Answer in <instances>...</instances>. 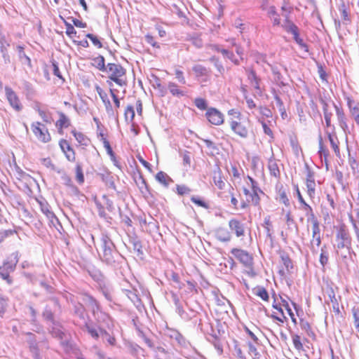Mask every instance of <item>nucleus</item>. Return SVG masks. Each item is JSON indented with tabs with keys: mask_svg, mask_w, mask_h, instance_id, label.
<instances>
[{
	"mask_svg": "<svg viewBox=\"0 0 359 359\" xmlns=\"http://www.w3.org/2000/svg\"><path fill=\"white\" fill-rule=\"evenodd\" d=\"M124 116L127 122L128 121H130V122L133 121L135 117V110L134 107L132 105L127 106L124 111Z\"/></svg>",
	"mask_w": 359,
	"mask_h": 359,
	"instance_id": "42",
	"label": "nucleus"
},
{
	"mask_svg": "<svg viewBox=\"0 0 359 359\" xmlns=\"http://www.w3.org/2000/svg\"><path fill=\"white\" fill-rule=\"evenodd\" d=\"M76 180L80 184L84 182V175L83 173L82 166L80 163H77L76 165Z\"/></svg>",
	"mask_w": 359,
	"mask_h": 359,
	"instance_id": "47",
	"label": "nucleus"
},
{
	"mask_svg": "<svg viewBox=\"0 0 359 359\" xmlns=\"http://www.w3.org/2000/svg\"><path fill=\"white\" fill-rule=\"evenodd\" d=\"M168 88L170 93L173 96H177V97H182V96L185 95V93L184 91L180 90L178 88V86L175 83L169 82L168 84Z\"/></svg>",
	"mask_w": 359,
	"mask_h": 359,
	"instance_id": "32",
	"label": "nucleus"
},
{
	"mask_svg": "<svg viewBox=\"0 0 359 359\" xmlns=\"http://www.w3.org/2000/svg\"><path fill=\"white\" fill-rule=\"evenodd\" d=\"M176 189H177V193L180 196L188 194L191 191V190L188 187H187L186 185H184V184H182V185L177 184L176 187Z\"/></svg>",
	"mask_w": 359,
	"mask_h": 359,
	"instance_id": "59",
	"label": "nucleus"
},
{
	"mask_svg": "<svg viewBox=\"0 0 359 359\" xmlns=\"http://www.w3.org/2000/svg\"><path fill=\"white\" fill-rule=\"evenodd\" d=\"M280 299H281L282 306L287 311L288 315L290 316V318L292 319V321L294 323H297V320H296V318L294 317V313L292 312L291 308L290 307V305H289L287 301L285 300V299H283L282 297H280Z\"/></svg>",
	"mask_w": 359,
	"mask_h": 359,
	"instance_id": "48",
	"label": "nucleus"
},
{
	"mask_svg": "<svg viewBox=\"0 0 359 359\" xmlns=\"http://www.w3.org/2000/svg\"><path fill=\"white\" fill-rule=\"evenodd\" d=\"M10 273L11 271H9L5 266H0V276L2 279L6 280L8 284L12 283V280L10 278Z\"/></svg>",
	"mask_w": 359,
	"mask_h": 359,
	"instance_id": "50",
	"label": "nucleus"
},
{
	"mask_svg": "<svg viewBox=\"0 0 359 359\" xmlns=\"http://www.w3.org/2000/svg\"><path fill=\"white\" fill-rule=\"evenodd\" d=\"M104 72L108 74V78L117 85L120 86L127 85L126 80L123 79L126 70L120 64L108 63Z\"/></svg>",
	"mask_w": 359,
	"mask_h": 359,
	"instance_id": "3",
	"label": "nucleus"
},
{
	"mask_svg": "<svg viewBox=\"0 0 359 359\" xmlns=\"http://www.w3.org/2000/svg\"><path fill=\"white\" fill-rule=\"evenodd\" d=\"M103 342H107L108 344L111 346H114L116 344V340L114 335L110 334L108 332L104 330L102 337H100Z\"/></svg>",
	"mask_w": 359,
	"mask_h": 359,
	"instance_id": "40",
	"label": "nucleus"
},
{
	"mask_svg": "<svg viewBox=\"0 0 359 359\" xmlns=\"http://www.w3.org/2000/svg\"><path fill=\"white\" fill-rule=\"evenodd\" d=\"M307 194L311 199L314 198L316 195L315 180L306 182Z\"/></svg>",
	"mask_w": 359,
	"mask_h": 359,
	"instance_id": "41",
	"label": "nucleus"
},
{
	"mask_svg": "<svg viewBox=\"0 0 359 359\" xmlns=\"http://www.w3.org/2000/svg\"><path fill=\"white\" fill-rule=\"evenodd\" d=\"M268 15L269 17H273V25H279L280 24V19L279 18V15L277 13L276 7L274 6H271L269 8Z\"/></svg>",
	"mask_w": 359,
	"mask_h": 359,
	"instance_id": "39",
	"label": "nucleus"
},
{
	"mask_svg": "<svg viewBox=\"0 0 359 359\" xmlns=\"http://www.w3.org/2000/svg\"><path fill=\"white\" fill-rule=\"evenodd\" d=\"M25 334L27 337L26 341L28 344L29 350L32 354L34 359H43L40 354L36 337L32 332H26Z\"/></svg>",
	"mask_w": 359,
	"mask_h": 359,
	"instance_id": "7",
	"label": "nucleus"
},
{
	"mask_svg": "<svg viewBox=\"0 0 359 359\" xmlns=\"http://www.w3.org/2000/svg\"><path fill=\"white\" fill-rule=\"evenodd\" d=\"M338 250L351 249V237L345 226H341L336 235Z\"/></svg>",
	"mask_w": 359,
	"mask_h": 359,
	"instance_id": "4",
	"label": "nucleus"
},
{
	"mask_svg": "<svg viewBox=\"0 0 359 359\" xmlns=\"http://www.w3.org/2000/svg\"><path fill=\"white\" fill-rule=\"evenodd\" d=\"M42 316L46 320L50 321L54 324V315L48 306H46L42 313Z\"/></svg>",
	"mask_w": 359,
	"mask_h": 359,
	"instance_id": "51",
	"label": "nucleus"
},
{
	"mask_svg": "<svg viewBox=\"0 0 359 359\" xmlns=\"http://www.w3.org/2000/svg\"><path fill=\"white\" fill-rule=\"evenodd\" d=\"M307 222L312 224V241L311 243H315L317 247L321 244L320 223L316 217L312 218H307Z\"/></svg>",
	"mask_w": 359,
	"mask_h": 359,
	"instance_id": "8",
	"label": "nucleus"
},
{
	"mask_svg": "<svg viewBox=\"0 0 359 359\" xmlns=\"http://www.w3.org/2000/svg\"><path fill=\"white\" fill-rule=\"evenodd\" d=\"M318 144H319L318 154H320V156H322L323 155L325 158L326 159V158L329 155V151L327 149H325V147H324L323 137L320 133L318 135Z\"/></svg>",
	"mask_w": 359,
	"mask_h": 359,
	"instance_id": "46",
	"label": "nucleus"
},
{
	"mask_svg": "<svg viewBox=\"0 0 359 359\" xmlns=\"http://www.w3.org/2000/svg\"><path fill=\"white\" fill-rule=\"evenodd\" d=\"M97 250L102 262L114 269L121 268L125 262V258L118 252L112 239L106 232H102Z\"/></svg>",
	"mask_w": 359,
	"mask_h": 359,
	"instance_id": "1",
	"label": "nucleus"
},
{
	"mask_svg": "<svg viewBox=\"0 0 359 359\" xmlns=\"http://www.w3.org/2000/svg\"><path fill=\"white\" fill-rule=\"evenodd\" d=\"M6 98L10 105L17 111H21L22 106L16 93L8 86L5 87Z\"/></svg>",
	"mask_w": 359,
	"mask_h": 359,
	"instance_id": "10",
	"label": "nucleus"
},
{
	"mask_svg": "<svg viewBox=\"0 0 359 359\" xmlns=\"http://www.w3.org/2000/svg\"><path fill=\"white\" fill-rule=\"evenodd\" d=\"M329 259V254L326 250V246L324 245L321 248V253L320 255V263L323 266H325L327 262Z\"/></svg>",
	"mask_w": 359,
	"mask_h": 359,
	"instance_id": "43",
	"label": "nucleus"
},
{
	"mask_svg": "<svg viewBox=\"0 0 359 359\" xmlns=\"http://www.w3.org/2000/svg\"><path fill=\"white\" fill-rule=\"evenodd\" d=\"M92 65L100 71L104 72L106 70L105 60L102 55H98L92 59Z\"/></svg>",
	"mask_w": 359,
	"mask_h": 359,
	"instance_id": "26",
	"label": "nucleus"
},
{
	"mask_svg": "<svg viewBox=\"0 0 359 359\" xmlns=\"http://www.w3.org/2000/svg\"><path fill=\"white\" fill-rule=\"evenodd\" d=\"M334 107L336 109V114L340 124V126L343 128V130H345V129L347 128V124L345 121L346 118L344 113L341 109L338 107L335 104H334Z\"/></svg>",
	"mask_w": 359,
	"mask_h": 359,
	"instance_id": "30",
	"label": "nucleus"
},
{
	"mask_svg": "<svg viewBox=\"0 0 359 359\" xmlns=\"http://www.w3.org/2000/svg\"><path fill=\"white\" fill-rule=\"evenodd\" d=\"M280 258L282 260L283 264L285 266L287 271L288 272H290L291 270L293 269V264L292 259L290 258L289 255L283 252L280 255Z\"/></svg>",
	"mask_w": 359,
	"mask_h": 359,
	"instance_id": "38",
	"label": "nucleus"
},
{
	"mask_svg": "<svg viewBox=\"0 0 359 359\" xmlns=\"http://www.w3.org/2000/svg\"><path fill=\"white\" fill-rule=\"evenodd\" d=\"M213 182H214V184L219 189H222L225 186V182L222 180V177L221 176V171H220L219 168H218L217 171L214 172Z\"/></svg>",
	"mask_w": 359,
	"mask_h": 359,
	"instance_id": "36",
	"label": "nucleus"
},
{
	"mask_svg": "<svg viewBox=\"0 0 359 359\" xmlns=\"http://www.w3.org/2000/svg\"><path fill=\"white\" fill-rule=\"evenodd\" d=\"M165 335L175 340L178 345L184 346L186 344L185 338L176 330L167 328L165 330Z\"/></svg>",
	"mask_w": 359,
	"mask_h": 359,
	"instance_id": "15",
	"label": "nucleus"
},
{
	"mask_svg": "<svg viewBox=\"0 0 359 359\" xmlns=\"http://www.w3.org/2000/svg\"><path fill=\"white\" fill-rule=\"evenodd\" d=\"M248 346L249 354L252 355L254 359L258 358L259 357V353L257 351V348L251 342H248Z\"/></svg>",
	"mask_w": 359,
	"mask_h": 359,
	"instance_id": "61",
	"label": "nucleus"
},
{
	"mask_svg": "<svg viewBox=\"0 0 359 359\" xmlns=\"http://www.w3.org/2000/svg\"><path fill=\"white\" fill-rule=\"evenodd\" d=\"M156 179L165 187H168L170 183L173 182L172 178L170 177L165 172L163 171H160L156 174Z\"/></svg>",
	"mask_w": 359,
	"mask_h": 359,
	"instance_id": "24",
	"label": "nucleus"
},
{
	"mask_svg": "<svg viewBox=\"0 0 359 359\" xmlns=\"http://www.w3.org/2000/svg\"><path fill=\"white\" fill-rule=\"evenodd\" d=\"M196 107L201 110H208L207 101L201 97H197L194 100Z\"/></svg>",
	"mask_w": 359,
	"mask_h": 359,
	"instance_id": "52",
	"label": "nucleus"
},
{
	"mask_svg": "<svg viewBox=\"0 0 359 359\" xmlns=\"http://www.w3.org/2000/svg\"><path fill=\"white\" fill-rule=\"evenodd\" d=\"M353 323L356 330L359 332V309L353 307L352 309Z\"/></svg>",
	"mask_w": 359,
	"mask_h": 359,
	"instance_id": "57",
	"label": "nucleus"
},
{
	"mask_svg": "<svg viewBox=\"0 0 359 359\" xmlns=\"http://www.w3.org/2000/svg\"><path fill=\"white\" fill-rule=\"evenodd\" d=\"M180 155L182 157L183 159V165L184 166H189L191 165V153L188 151H184L182 152H180Z\"/></svg>",
	"mask_w": 359,
	"mask_h": 359,
	"instance_id": "55",
	"label": "nucleus"
},
{
	"mask_svg": "<svg viewBox=\"0 0 359 359\" xmlns=\"http://www.w3.org/2000/svg\"><path fill=\"white\" fill-rule=\"evenodd\" d=\"M230 126L231 130L241 137L245 138L248 136V130L241 123L232 121H231Z\"/></svg>",
	"mask_w": 359,
	"mask_h": 359,
	"instance_id": "19",
	"label": "nucleus"
},
{
	"mask_svg": "<svg viewBox=\"0 0 359 359\" xmlns=\"http://www.w3.org/2000/svg\"><path fill=\"white\" fill-rule=\"evenodd\" d=\"M65 25L66 26L67 35L69 36L70 38H72L73 36H76V31L74 29V26L67 22H65Z\"/></svg>",
	"mask_w": 359,
	"mask_h": 359,
	"instance_id": "60",
	"label": "nucleus"
},
{
	"mask_svg": "<svg viewBox=\"0 0 359 359\" xmlns=\"http://www.w3.org/2000/svg\"><path fill=\"white\" fill-rule=\"evenodd\" d=\"M50 332L53 337L58 339H62L64 335L63 332L60 328L56 327H53L50 330Z\"/></svg>",
	"mask_w": 359,
	"mask_h": 359,
	"instance_id": "64",
	"label": "nucleus"
},
{
	"mask_svg": "<svg viewBox=\"0 0 359 359\" xmlns=\"http://www.w3.org/2000/svg\"><path fill=\"white\" fill-rule=\"evenodd\" d=\"M339 10L341 13L343 24L346 25L350 24L351 18L349 17V13L347 11L346 5L344 2L339 6Z\"/></svg>",
	"mask_w": 359,
	"mask_h": 359,
	"instance_id": "27",
	"label": "nucleus"
},
{
	"mask_svg": "<svg viewBox=\"0 0 359 359\" xmlns=\"http://www.w3.org/2000/svg\"><path fill=\"white\" fill-rule=\"evenodd\" d=\"M130 243L132 244L133 249L136 252L137 256L143 255L142 245L140 240L137 238H133L130 239Z\"/></svg>",
	"mask_w": 359,
	"mask_h": 359,
	"instance_id": "37",
	"label": "nucleus"
},
{
	"mask_svg": "<svg viewBox=\"0 0 359 359\" xmlns=\"http://www.w3.org/2000/svg\"><path fill=\"white\" fill-rule=\"evenodd\" d=\"M287 32L293 35L294 40L302 49L306 52L308 51V46L299 37V30L297 25H290V27H288Z\"/></svg>",
	"mask_w": 359,
	"mask_h": 359,
	"instance_id": "17",
	"label": "nucleus"
},
{
	"mask_svg": "<svg viewBox=\"0 0 359 359\" xmlns=\"http://www.w3.org/2000/svg\"><path fill=\"white\" fill-rule=\"evenodd\" d=\"M41 212L46 216L50 222L54 224L55 222H58L55 214L50 210L49 205L47 203L40 202Z\"/></svg>",
	"mask_w": 359,
	"mask_h": 359,
	"instance_id": "21",
	"label": "nucleus"
},
{
	"mask_svg": "<svg viewBox=\"0 0 359 359\" xmlns=\"http://www.w3.org/2000/svg\"><path fill=\"white\" fill-rule=\"evenodd\" d=\"M210 60L214 63L215 67L221 74L224 72V68L217 57L213 56L210 59Z\"/></svg>",
	"mask_w": 359,
	"mask_h": 359,
	"instance_id": "56",
	"label": "nucleus"
},
{
	"mask_svg": "<svg viewBox=\"0 0 359 359\" xmlns=\"http://www.w3.org/2000/svg\"><path fill=\"white\" fill-rule=\"evenodd\" d=\"M205 116L209 122L213 125L219 126L224 122L223 114L215 108L208 109Z\"/></svg>",
	"mask_w": 359,
	"mask_h": 359,
	"instance_id": "11",
	"label": "nucleus"
},
{
	"mask_svg": "<svg viewBox=\"0 0 359 359\" xmlns=\"http://www.w3.org/2000/svg\"><path fill=\"white\" fill-rule=\"evenodd\" d=\"M292 342H293L294 348L297 350L301 351L303 349V344H302L301 338L298 334L292 335Z\"/></svg>",
	"mask_w": 359,
	"mask_h": 359,
	"instance_id": "58",
	"label": "nucleus"
},
{
	"mask_svg": "<svg viewBox=\"0 0 359 359\" xmlns=\"http://www.w3.org/2000/svg\"><path fill=\"white\" fill-rule=\"evenodd\" d=\"M300 327L302 330H305L309 336H314V332H313L311 327L309 323L304 320H300Z\"/></svg>",
	"mask_w": 359,
	"mask_h": 359,
	"instance_id": "53",
	"label": "nucleus"
},
{
	"mask_svg": "<svg viewBox=\"0 0 359 359\" xmlns=\"http://www.w3.org/2000/svg\"><path fill=\"white\" fill-rule=\"evenodd\" d=\"M99 291L103 294L107 301H113V289L111 286L104 282L99 283Z\"/></svg>",
	"mask_w": 359,
	"mask_h": 359,
	"instance_id": "18",
	"label": "nucleus"
},
{
	"mask_svg": "<svg viewBox=\"0 0 359 359\" xmlns=\"http://www.w3.org/2000/svg\"><path fill=\"white\" fill-rule=\"evenodd\" d=\"M248 73V78L249 81L251 82L253 87L260 91V87H259V79L257 76L255 72L253 69H247L246 70Z\"/></svg>",
	"mask_w": 359,
	"mask_h": 359,
	"instance_id": "25",
	"label": "nucleus"
},
{
	"mask_svg": "<svg viewBox=\"0 0 359 359\" xmlns=\"http://www.w3.org/2000/svg\"><path fill=\"white\" fill-rule=\"evenodd\" d=\"M127 297L134 304L136 307L141 305V300L136 293V291L126 290L125 291Z\"/></svg>",
	"mask_w": 359,
	"mask_h": 359,
	"instance_id": "28",
	"label": "nucleus"
},
{
	"mask_svg": "<svg viewBox=\"0 0 359 359\" xmlns=\"http://www.w3.org/2000/svg\"><path fill=\"white\" fill-rule=\"evenodd\" d=\"M73 312L74 315L76 316L79 320H78L76 323H75L76 325L81 327L84 324V323H86V309L83 306V305L79 302L74 303V308H73Z\"/></svg>",
	"mask_w": 359,
	"mask_h": 359,
	"instance_id": "12",
	"label": "nucleus"
},
{
	"mask_svg": "<svg viewBox=\"0 0 359 359\" xmlns=\"http://www.w3.org/2000/svg\"><path fill=\"white\" fill-rule=\"evenodd\" d=\"M102 180L105 183L106 186L113 189H116L114 177L109 173H102L100 175Z\"/></svg>",
	"mask_w": 359,
	"mask_h": 359,
	"instance_id": "33",
	"label": "nucleus"
},
{
	"mask_svg": "<svg viewBox=\"0 0 359 359\" xmlns=\"http://www.w3.org/2000/svg\"><path fill=\"white\" fill-rule=\"evenodd\" d=\"M86 36L92 41L94 46L99 48L102 47V43L96 36L93 35V34H87Z\"/></svg>",
	"mask_w": 359,
	"mask_h": 359,
	"instance_id": "63",
	"label": "nucleus"
},
{
	"mask_svg": "<svg viewBox=\"0 0 359 359\" xmlns=\"http://www.w3.org/2000/svg\"><path fill=\"white\" fill-rule=\"evenodd\" d=\"M277 200L279 201V202L283 203L285 206L288 207L290 206V201L287 198V194L285 190L283 189V187H281L278 191V196Z\"/></svg>",
	"mask_w": 359,
	"mask_h": 359,
	"instance_id": "35",
	"label": "nucleus"
},
{
	"mask_svg": "<svg viewBox=\"0 0 359 359\" xmlns=\"http://www.w3.org/2000/svg\"><path fill=\"white\" fill-rule=\"evenodd\" d=\"M18 262V252H15L11 255L8 260L4 262L3 266H5L9 271L12 272L15 270L17 263Z\"/></svg>",
	"mask_w": 359,
	"mask_h": 359,
	"instance_id": "20",
	"label": "nucleus"
},
{
	"mask_svg": "<svg viewBox=\"0 0 359 359\" xmlns=\"http://www.w3.org/2000/svg\"><path fill=\"white\" fill-rule=\"evenodd\" d=\"M327 137H328V140L330 142V145L331 147H332L335 154L337 156H339L340 154V149H339V140H338V138L335 136L334 137L333 135H332V134L330 133H327Z\"/></svg>",
	"mask_w": 359,
	"mask_h": 359,
	"instance_id": "29",
	"label": "nucleus"
},
{
	"mask_svg": "<svg viewBox=\"0 0 359 359\" xmlns=\"http://www.w3.org/2000/svg\"><path fill=\"white\" fill-rule=\"evenodd\" d=\"M81 300L90 310L97 323H107L109 320H110L109 316L105 312L102 311L100 302L92 295L84 293L81 296Z\"/></svg>",
	"mask_w": 359,
	"mask_h": 359,
	"instance_id": "2",
	"label": "nucleus"
},
{
	"mask_svg": "<svg viewBox=\"0 0 359 359\" xmlns=\"http://www.w3.org/2000/svg\"><path fill=\"white\" fill-rule=\"evenodd\" d=\"M192 70L198 77L205 76L208 74L207 69L201 65H194L192 68Z\"/></svg>",
	"mask_w": 359,
	"mask_h": 359,
	"instance_id": "44",
	"label": "nucleus"
},
{
	"mask_svg": "<svg viewBox=\"0 0 359 359\" xmlns=\"http://www.w3.org/2000/svg\"><path fill=\"white\" fill-rule=\"evenodd\" d=\"M216 238L222 242H228L231 240V236L227 229L224 228H219L216 231Z\"/></svg>",
	"mask_w": 359,
	"mask_h": 359,
	"instance_id": "23",
	"label": "nucleus"
},
{
	"mask_svg": "<svg viewBox=\"0 0 359 359\" xmlns=\"http://www.w3.org/2000/svg\"><path fill=\"white\" fill-rule=\"evenodd\" d=\"M57 172L61 175V179L65 185L69 187L73 184L71 177L63 170L58 169Z\"/></svg>",
	"mask_w": 359,
	"mask_h": 359,
	"instance_id": "45",
	"label": "nucleus"
},
{
	"mask_svg": "<svg viewBox=\"0 0 359 359\" xmlns=\"http://www.w3.org/2000/svg\"><path fill=\"white\" fill-rule=\"evenodd\" d=\"M59 120L56 122V126L60 129L67 128L70 125V121L67 116L62 112H59Z\"/></svg>",
	"mask_w": 359,
	"mask_h": 359,
	"instance_id": "34",
	"label": "nucleus"
},
{
	"mask_svg": "<svg viewBox=\"0 0 359 359\" xmlns=\"http://www.w3.org/2000/svg\"><path fill=\"white\" fill-rule=\"evenodd\" d=\"M295 190L297 193V196L299 200V202L303 205V210L305 212L307 218H312L316 217L313 212V208L309 205L305 200L304 199L299 189L298 185H295Z\"/></svg>",
	"mask_w": 359,
	"mask_h": 359,
	"instance_id": "14",
	"label": "nucleus"
},
{
	"mask_svg": "<svg viewBox=\"0 0 359 359\" xmlns=\"http://www.w3.org/2000/svg\"><path fill=\"white\" fill-rule=\"evenodd\" d=\"M80 327L83 331H86L90 337L95 340H98L102 337L104 331V329L100 325H94L93 323H84Z\"/></svg>",
	"mask_w": 359,
	"mask_h": 359,
	"instance_id": "9",
	"label": "nucleus"
},
{
	"mask_svg": "<svg viewBox=\"0 0 359 359\" xmlns=\"http://www.w3.org/2000/svg\"><path fill=\"white\" fill-rule=\"evenodd\" d=\"M255 294L264 301H269V296L266 290L263 287H258Z\"/></svg>",
	"mask_w": 359,
	"mask_h": 359,
	"instance_id": "54",
	"label": "nucleus"
},
{
	"mask_svg": "<svg viewBox=\"0 0 359 359\" xmlns=\"http://www.w3.org/2000/svg\"><path fill=\"white\" fill-rule=\"evenodd\" d=\"M268 168L271 175L276 177L280 176V170L278 168V165L274 159H269L268 163Z\"/></svg>",
	"mask_w": 359,
	"mask_h": 359,
	"instance_id": "31",
	"label": "nucleus"
},
{
	"mask_svg": "<svg viewBox=\"0 0 359 359\" xmlns=\"http://www.w3.org/2000/svg\"><path fill=\"white\" fill-rule=\"evenodd\" d=\"M59 145L67 159L71 162L75 161V151L69 145V142L66 140L62 139L60 141Z\"/></svg>",
	"mask_w": 359,
	"mask_h": 359,
	"instance_id": "13",
	"label": "nucleus"
},
{
	"mask_svg": "<svg viewBox=\"0 0 359 359\" xmlns=\"http://www.w3.org/2000/svg\"><path fill=\"white\" fill-rule=\"evenodd\" d=\"M230 229L233 231L237 237H241L245 234L244 224L236 219H231L229 222Z\"/></svg>",
	"mask_w": 359,
	"mask_h": 359,
	"instance_id": "16",
	"label": "nucleus"
},
{
	"mask_svg": "<svg viewBox=\"0 0 359 359\" xmlns=\"http://www.w3.org/2000/svg\"><path fill=\"white\" fill-rule=\"evenodd\" d=\"M72 134L79 143L82 145H87L88 140L83 133L73 130Z\"/></svg>",
	"mask_w": 359,
	"mask_h": 359,
	"instance_id": "49",
	"label": "nucleus"
},
{
	"mask_svg": "<svg viewBox=\"0 0 359 359\" xmlns=\"http://www.w3.org/2000/svg\"><path fill=\"white\" fill-rule=\"evenodd\" d=\"M231 253L245 267L252 269L253 258L247 251L239 248H233Z\"/></svg>",
	"mask_w": 359,
	"mask_h": 359,
	"instance_id": "5",
	"label": "nucleus"
},
{
	"mask_svg": "<svg viewBox=\"0 0 359 359\" xmlns=\"http://www.w3.org/2000/svg\"><path fill=\"white\" fill-rule=\"evenodd\" d=\"M9 46H10V44L6 40L5 36L0 34V50H1V53H4V52L8 51L7 48Z\"/></svg>",
	"mask_w": 359,
	"mask_h": 359,
	"instance_id": "62",
	"label": "nucleus"
},
{
	"mask_svg": "<svg viewBox=\"0 0 359 359\" xmlns=\"http://www.w3.org/2000/svg\"><path fill=\"white\" fill-rule=\"evenodd\" d=\"M327 293L328 295V297L332 302L333 310L337 313H339V302L335 296V292L334 291V289L331 287H328L327 290Z\"/></svg>",
	"mask_w": 359,
	"mask_h": 359,
	"instance_id": "22",
	"label": "nucleus"
},
{
	"mask_svg": "<svg viewBox=\"0 0 359 359\" xmlns=\"http://www.w3.org/2000/svg\"><path fill=\"white\" fill-rule=\"evenodd\" d=\"M32 130L36 138L44 143L50 140V135L47 128L40 122H35L32 124Z\"/></svg>",
	"mask_w": 359,
	"mask_h": 359,
	"instance_id": "6",
	"label": "nucleus"
}]
</instances>
